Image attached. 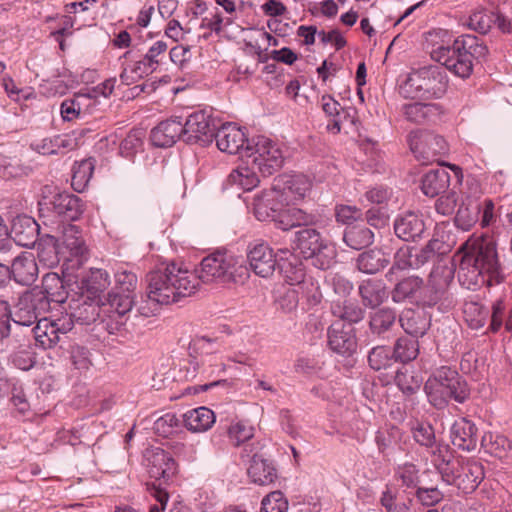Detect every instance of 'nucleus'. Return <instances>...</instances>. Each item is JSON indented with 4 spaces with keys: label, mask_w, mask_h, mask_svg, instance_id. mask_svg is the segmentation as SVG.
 Here are the masks:
<instances>
[{
    "label": "nucleus",
    "mask_w": 512,
    "mask_h": 512,
    "mask_svg": "<svg viewBox=\"0 0 512 512\" xmlns=\"http://www.w3.org/2000/svg\"><path fill=\"white\" fill-rule=\"evenodd\" d=\"M458 281L468 290L505 282L506 268L499 258L497 243L488 234L471 235L459 248Z\"/></svg>",
    "instance_id": "1"
},
{
    "label": "nucleus",
    "mask_w": 512,
    "mask_h": 512,
    "mask_svg": "<svg viewBox=\"0 0 512 512\" xmlns=\"http://www.w3.org/2000/svg\"><path fill=\"white\" fill-rule=\"evenodd\" d=\"M146 282L147 302L152 307L138 308L139 313L145 317L156 314L160 305L178 302L181 298L192 295L198 287L195 274L175 263L162 264L150 271Z\"/></svg>",
    "instance_id": "2"
},
{
    "label": "nucleus",
    "mask_w": 512,
    "mask_h": 512,
    "mask_svg": "<svg viewBox=\"0 0 512 512\" xmlns=\"http://www.w3.org/2000/svg\"><path fill=\"white\" fill-rule=\"evenodd\" d=\"M488 53L486 45L474 35H461L451 45L432 50L431 57L456 77L471 76L475 62L483 60Z\"/></svg>",
    "instance_id": "3"
},
{
    "label": "nucleus",
    "mask_w": 512,
    "mask_h": 512,
    "mask_svg": "<svg viewBox=\"0 0 512 512\" xmlns=\"http://www.w3.org/2000/svg\"><path fill=\"white\" fill-rule=\"evenodd\" d=\"M433 464L448 485L456 487L463 494L474 492L484 479L482 464L473 459L451 457L448 450L434 451Z\"/></svg>",
    "instance_id": "4"
},
{
    "label": "nucleus",
    "mask_w": 512,
    "mask_h": 512,
    "mask_svg": "<svg viewBox=\"0 0 512 512\" xmlns=\"http://www.w3.org/2000/svg\"><path fill=\"white\" fill-rule=\"evenodd\" d=\"M115 287L108 293L104 311L110 315L108 332L115 334L126 324L127 314L134 305L137 275L124 267H119L114 275Z\"/></svg>",
    "instance_id": "5"
},
{
    "label": "nucleus",
    "mask_w": 512,
    "mask_h": 512,
    "mask_svg": "<svg viewBox=\"0 0 512 512\" xmlns=\"http://www.w3.org/2000/svg\"><path fill=\"white\" fill-rule=\"evenodd\" d=\"M428 402L436 409H444L449 400L464 403L470 396L466 380L450 367L442 366L431 375L424 385Z\"/></svg>",
    "instance_id": "6"
},
{
    "label": "nucleus",
    "mask_w": 512,
    "mask_h": 512,
    "mask_svg": "<svg viewBox=\"0 0 512 512\" xmlns=\"http://www.w3.org/2000/svg\"><path fill=\"white\" fill-rule=\"evenodd\" d=\"M454 280V269L447 265L435 266L424 282L417 305L423 308H436L441 313L450 311L455 306V298L450 292Z\"/></svg>",
    "instance_id": "7"
},
{
    "label": "nucleus",
    "mask_w": 512,
    "mask_h": 512,
    "mask_svg": "<svg viewBox=\"0 0 512 512\" xmlns=\"http://www.w3.org/2000/svg\"><path fill=\"white\" fill-rule=\"evenodd\" d=\"M447 88L448 77L445 69L430 65L410 72L400 86V91L406 98H441Z\"/></svg>",
    "instance_id": "8"
},
{
    "label": "nucleus",
    "mask_w": 512,
    "mask_h": 512,
    "mask_svg": "<svg viewBox=\"0 0 512 512\" xmlns=\"http://www.w3.org/2000/svg\"><path fill=\"white\" fill-rule=\"evenodd\" d=\"M0 306H3L16 330L21 327L32 328L51 309L46 296L38 292L37 287L23 292L12 307L6 301H1Z\"/></svg>",
    "instance_id": "9"
},
{
    "label": "nucleus",
    "mask_w": 512,
    "mask_h": 512,
    "mask_svg": "<svg viewBox=\"0 0 512 512\" xmlns=\"http://www.w3.org/2000/svg\"><path fill=\"white\" fill-rule=\"evenodd\" d=\"M296 249L305 259H310L313 266L327 270L336 262L337 252L328 240L314 228H304L295 233Z\"/></svg>",
    "instance_id": "10"
},
{
    "label": "nucleus",
    "mask_w": 512,
    "mask_h": 512,
    "mask_svg": "<svg viewBox=\"0 0 512 512\" xmlns=\"http://www.w3.org/2000/svg\"><path fill=\"white\" fill-rule=\"evenodd\" d=\"M266 177L278 171L284 162L280 146L266 136H255L247 142L245 158Z\"/></svg>",
    "instance_id": "11"
},
{
    "label": "nucleus",
    "mask_w": 512,
    "mask_h": 512,
    "mask_svg": "<svg viewBox=\"0 0 512 512\" xmlns=\"http://www.w3.org/2000/svg\"><path fill=\"white\" fill-rule=\"evenodd\" d=\"M54 231L59 235L61 250L65 252V270L78 269L88 257V247L82 230L64 221H54Z\"/></svg>",
    "instance_id": "12"
},
{
    "label": "nucleus",
    "mask_w": 512,
    "mask_h": 512,
    "mask_svg": "<svg viewBox=\"0 0 512 512\" xmlns=\"http://www.w3.org/2000/svg\"><path fill=\"white\" fill-rule=\"evenodd\" d=\"M408 144L414 157L422 164L438 161L449 150L442 136L424 130L411 131Z\"/></svg>",
    "instance_id": "13"
},
{
    "label": "nucleus",
    "mask_w": 512,
    "mask_h": 512,
    "mask_svg": "<svg viewBox=\"0 0 512 512\" xmlns=\"http://www.w3.org/2000/svg\"><path fill=\"white\" fill-rule=\"evenodd\" d=\"M236 263L233 255L217 251L202 259L196 279L203 283L226 282L231 279Z\"/></svg>",
    "instance_id": "14"
},
{
    "label": "nucleus",
    "mask_w": 512,
    "mask_h": 512,
    "mask_svg": "<svg viewBox=\"0 0 512 512\" xmlns=\"http://www.w3.org/2000/svg\"><path fill=\"white\" fill-rule=\"evenodd\" d=\"M40 217L47 232L43 233L36 242L37 258L40 263L48 268L57 266L61 259L64 260L65 252L61 250L59 235L54 231V221L50 215L40 209Z\"/></svg>",
    "instance_id": "15"
},
{
    "label": "nucleus",
    "mask_w": 512,
    "mask_h": 512,
    "mask_svg": "<svg viewBox=\"0 0 512 512\" xmlns=\"http://www.w3.org/2000/svg\"><path fill=\"white\" fill-rule=\"evenodd\" d=\"M72 330V319L70 317H59L50 319L43 317L35 326L29 329L38 346L43 349L54 347L61 338Z\"/></svg>",
    "instance_id": "16"
},
{
    "label": "nucleus",
    "mask_w": 512,
    "mask_h": 512,
    "mask_svg": "<svg viewBox=\"0 0 512 512\" xmlns=\"http://www.w3.org/2000/svg\"><path fill=\"white\" fill-rule=\"evenodd\" d=\"M184 125V142L206 146L212 143L216 132L214 121L209 113L199 110L191 113Z\"/></svg>",
    "instance_id": "17"
},
{
    "label": "nucleus",
    "mask_w": 512,
    "mask_h": 512,
    "mask_svg": "<svg viewBox=\"0 0 512 512\" xmlns=\"http://www.w3.org/2000/svg\"><path fill=\"white\" fill-rule=\"evenodd\" d=\"M247 260L251 270L263 278L272 276L278 265L273 249L260 240L248 244Z\"/></svg>",
    "instance_id": "18"
},
{
    "label": "nucleus",
    "mask_w": 512,
    "mask_h": 512,
    "mask_svg": "<svg viewBox=\"0 0 512 512\" xmlns=\"http://www.w3.org/2000/svg\"><path fill=\"white\" fill-rule=\"evenodd\" d=\"M95 92L80 91L75 93L73 97L65 99L60 105V114L63 121L70 122L94 114L100 103L96 99Z\"/></svg>",
    "instance_id": "19"
},
{
    "label": "nucleus",
    "mask_w": 512,
    "mask_h": 512,
    "mask_svg": "<svg viewBox=\"0 0 512 512\" xmlns=\"http://www.w3.org/2000/svg\"><path fill=\"white\" fill-rule=\"evenodd\" d=\"M328 345L332 351L342 356H351L357 350L355 329L351 324L336 321L327 332Z\"/></svg>",
    "instance_id": "20"
},
{
    "label": "nucleus",
    "mask_w": 512,
    "mask_h": 512,
    "mask_svg": "<svg viewBox=\"0 0 512 512\" xmlns=\"http://www.w3.org/2000/svg\"><path fill=\"white\" fill-rule=\"evenodd\" d=\"M310 182L304 175H283L274 180L273 190L283 203L289 205L301 200L310 189Z\"/></svg>",
    "instance_id": "21"
},
{
    "label": "nucleus",
    "mask_w": 512,
    "mask_h": 512,
    "mask_svg": "<svg viewBox=\"0 0 512 512\" xmlns=\"http://www.w3.org/2000/svg\"><path fill=\"white\" fill-rule=\"evenodd\" d=\"M214 139L219 150L228 154H238L241 159L245 158L246 145L250 139L246 138L244 131L234 124L227 123L219 128Z\"/></svg>",
    "instance_id": "22"
},
{
    "label": "nucleus",
    "mask_w": 512,
    "mask_h": 512,
    "mask_svg": "<svg viewBox=\"0 0 512 512\" xmlns=\"http://www.w3.org/2000/svg\"><path fill=\"white\" fill-rule=\"evenodd\" d=\"M375 443L379 453L390 461L399 452L406 450L407 436L399 427L390 425L376 432Z\"/></svg>",
    "instance_id": "23"
},
{
    "label": "nucleus",
    "mask_w": 512,
    "mask_h": 512,
    "mask_svg": "<svg viewBox=\"0 0 512 512\" xmlns=\"http://www.w3.org/2000/svg\"><path fill=\"white\" fill-rule=\"evenodd\" d=\"M68 271L63 270V277L55 272H49L43 276L38 292H42L46 296L49 306H51V302L62 304L67 300L72 276V273Z\"/></svg>",
    "instance_id": "24"
},
{
    "label": "nucleus",
    "mask_w": 512,
    "mask_h": 512,
    "mask_svg": "<svg viewBox=\"0 0 512 512\" xmlns=\"http://www.w3.org/2000/svg\"><path fill=\"white\" fill-rule=\"evenodd\" d=\"M150 138L152 144L160 148L171 147L178 139L184 141L182 117L175 116L160 122L151 130Z\"/></svg>",
    "instance_id": "25"
},
{
    "label": "nucleus",
    "mask_w": 512,
    "mask_h": 512,
    "mask_svg": "<svg viewBox=\"0 0 512 512\" xmlns=\"http://www.w3.org/2000/svg\"><path fill=\"white\" fill-rule=\"evenodd\" d=\"M51 207H47V212H51L55 217L59 218L57 221H75L80 218L84 212V203L81 198L69 193H59L53 197L49 203Z\"/></svg>",
    "instance_id": "26"
},
{
    "label": "nucleus",
    "mask_w": 512,
    "mask_h": 512,
    "mask_svg": "<svg viewBox=\"0 0 512 512\" xmlns=\"http://www.w3.org/2000/svg\"><path fill=\"white\" fill-rule=\"evenodd\" d=\"M9 234L10 241L13 240L22 247L34 246L42 235L40 225L34 218L27 215H18L13 219Z\"/></svg>",
    "instance_id": "27"
},
{
    "label": "nucleus",
    "mask_w": 512,
    "mask_h": 512,
    "mask_svg": "<svg viewBox=\"0 0 512 512\" xmlns=\"http://www.w3.org/2000/svg\"><path fill=\"white\" fill-rule=\"evenodd\" d=\"M452 444L463 451L471 452L477 448L478 428L465 417L456 420L450 429Z\"/></svg>",
    "instance_id": "28"
},
{
    "label": "nucleus",
    "mask_w": 512,
    "mask_h": 512,
    "mask_svg": "<svg viewBox=\"0 0 512 512\" xmlns=\"http://www.w3.org/2000/svg\"><path fill=\"white\" fill-rule=\"evenodd\" d=\"M11 279L23 286L32 285L38 278L39 269L35 256L31 252H22L9 266Z\"/></svg>",
    "instance_id": "29"
},
{
    "label": "nucleus",
    "mask_w": 512,
    "mask_h": 512,
    "mask_svg": "<svg viewBox=\"0 0 512 512\" xmlns=\"http://www.w3.org/2000/svg\"><path fill=\"white\" fill-rule=\"evenodd\" d=\"M147 467L151 478L170 480L177 471L174 458L165 450L156 448L147 456Z\"/></svg>",
    "instance_id": "30"
},
{
    "label": "nucleus",
    "mask_w": 512,
    "mask_h": 512,
    "mask_svg": "<svg viewBox=\"0 0 512 512\" xmlns=\"http://www.w3.org/2000/svg\"><path fill=\"white\" fill-rule=\"evenodd\" d=\"M426 227L421 215L408 212L398 216L394 221L396 236L404 241H415L423 236Z\"/></svg>",
    "instance_id": "31"
},
{
    "label": "nucleus",
    "mask_w": 512,
    "mask_h": 512,
    "mask_svg": "<svg viewBox=\"0 0 512 512\" xmlns=\"http://www.w3.org/2000/svg\"><path fill=\"white\" fill-rule=\"evenodd\" d=\"M283 206L282 200L278 194L271 188L264 191L261 195L254 197L253 212L259 221H276L281 207Z\"/></svg>",
    "instance_id": "32"
},
{
    "label": "nucleus",
    "mask_w": 512,
    "mask_h": 512,
    "mask_svg": "<svg viewBox=\"0 0 512 512\" xmlns=\"http://www.w3.org/2000/svg\"><path fill=\"white\" fill-rule=\"evenodd\" d=\"M316 223V215L289 205H286V207L283 205L281 207L279 215L275 221L276 226L283 231H288L298 226H311Z\"/></svg>",
    "instance_id": "33"
},
{
    "label": "nucleus",
    "mask_w": 512,
    "mask_h": 512,
    "mask_svg": "<svg viewBox=\"0 0 512 512\" xmlns=\"http://www.w3.org/2000/svg\"><path fill=\"white\" fill-rule=\"evenodd\" d=\"M424 279L417 275H410L400 279L390 292L394 303H403L406 301L417 304L418 297L422 293Z\"/></svg>",
    "instance_id": "34"
},
{
    "label": "nucleus",
    "mask_w": 512,
    "mask_h": 512,
    "mask_svg": "<svg viewBox=\"0 0 512 512\" xmlns=\"http://www.w3.org/2000/svg\"><path fill=\"white\" fill-rule=\"evenodd\" d=\"M77 145L76 139L68 134L55 135L31 143L30 147L42 155H58L73 150Z\"/></svg>",
    "instance_id": "35"
},
{
    "label": "nucleus",
    "mask_w": 512,
    "mask_h": 512,
    "mask_svg": "<svg viewBox=\"0 0 512 512\" xmlns=\"http://www.w3.org/2000/svg\"><path fill=\"white\" fill-rule=\"evenodd\" d=\"M88 300L89 299L86 298L82 303L77 304L75 307L70 305V308L73 311L70 314L63 315V317H70L72 319V326L74 323L89 325L95 322L100 316V313L103 312L108 317L106 322V327L108 328V323L111 320L109 313L104 311L106 300L101 301V305L98 302L96 303Z\"/></svg>",
    "instance_id": "36"
},
{
    "label": "nucleus",
    "mask_w": 512,
    "mask_h": 512,
    "mask_svg": "<svg viewBox=\"0 0 512 512\" xmlns=\"http://www.w3.org/2000/svg\"><path fill=\"white\" fill-rule=\"evenodd\" d=\"M260 174L256 167L251 165L247 159H242V163L234 169L227 177L228 186H236L244 191H250L259 184Z\"/></svg>",
    "instance_id": "37"
},
{
    "label": "nucleus",
    "mask_w": 512,
    "mask_h": 512,
    "mask_svg": "<svg viewBox=\"0 0 512 512\" xmlns=\"http://www.w3.org/2000/svg\"><path fill=\"white\" fill-rule=\"evenodd\" d=\"M442 113V107L437 103L411 102L401 107V114L405 119L414 123L434 120Z\"/></svg>",
    "instance_id": "38"
},
{
    "label": "nucleus",
    "mask_w": 512,
    "mask_h": 512,
    "mask_svg": "<svg viewBox=\"0 0 512 512\" xmlns=\"http://www.w3.org/2000/svg\"><path fill=\"white\" fill-rule=\"evenodd\" d=\"M399 323L405 333L417 339L425 335L430 327V319L423 312L411 308L402 311Z\"/></svg>",
    "instance_id": "39"
},
{
    "label": "nucleus",
    "mask_w": 512,
    "mask_h": 512,
    "mask_svg": "<svg viewBox=\"0 0 512 512\" xmlns=\"http://www.w3.org/2000/svg\"><path fill=\"white\" fill-rule=\"evenodd\" d=\"M248 475L258 485H269L277 478V470L271 460L254 454L248 468Z\"/></svg>",
    "instance_id": "40"
},
{
    "label": "nucleus",
    "mask_w": 512,
    "mask_h": 512,
    "mask_svg": "<svg viewBox=\"0 0 512 512\" xmlns=\"http://www.w3.org/2000/svg\"><path fill=\"white\" fill-rule=\"evenodd\" d=\"M481 208L480 200L467 197L457 210L454 218L455 225L463 231H469L479 221Z\"/></svg>",
    "instance_id": "41"
},
{
    "label": "nucleus",
    "mask_w": 512,
    "mask_h": 512,
    "mask_svg": "<svg viewBox=\"0 0 512 512\" xmlns=\"http://www.w3.org/2000/svg\"><path fill=\"white\" fill-rule=\"evenodd\" d=\"M358 290L362 303L369 308L381 305L389 296L386 286L381 280H363Z\"/></svg>",
    "instance_id": "42"
},
{
    "label": "nucleus",
    "mask_w": 512,
    "mask_h": 512,
    "mask_svg": "<svg viewBox=\"0 0 512 512\" xmlns=\"http://www.w3.org/2000/svg\"><path fill=\"white\" fill-rule=\"evenodd\" d=\"M449 183L450 175L444 168L431 169L422 177L421 190L426 196L435 197L444 193Z\"/></svg>",
    "instance_id": "43"
},
{
    "label": "nucleus",
    "mask_w": 512,
    "mask_h": 512,
    "mask_svg": "<svg viewBox=\"0 0 512 512\" xmlns=\"http://www.w3.org/2000/svg\"><path fill=\"white\" fill-rule=\"evenodd\" d=\"M389 263L388 255L380 249L365 251L356 259L357 269L365 274H376L387 267Z\"/></svg>",
    "instance_id": "44"
},
{
    "label": "nucleus",
    "mask_w": 512,
    "mask_h": 512,
    "mask_svg": "<svg viewBox=\"0 0 512 512\" xmlns=\"http://www.w3.org/2000/svg\"><path fill=\"white\" fill-rule=\"evenodd\" d=\"M110 285V276L107 271L100 268H91L81 279V289L89 295L87 299L95 298L104 292Z\"/></svg>",
    "instance_id": "45"
},
{
    "label": "nucleus",
    "mask_w": 512,
    "mask_h": 512,
    "mask_svg": "<svg viewBox=\"0 0 512 512\" xmlns=\"http://www.w3.org/2000/svg\"><path fill=\"white\" fill-rule=\"evenodd\" d=\"M343 240L350 248L360 250L373 243L374 233L364 223H359L346 227Z\"/></svg>",
    "instance_id": "46"
},
{
    "label": "nucleus",
    "mask_w": 512,
    "mask_h": 512,
    "mask_svg": "<svg viewBox=\"0 0 512 512\" xmlns=\"http://www.w3.org/2000/svg\"><path fill=\"white\" fill-rule=\"evenodd\" d=\"M183 422L186 428L193 432L208 430L215 422V415L207 407H199L186 412L183 415Z\"/></svg>",
    "instance_id": "47"
},
{
    "label": "nucleus",
    "mask_w": 512,
    "mask_h": 512,
    "mask_svg": "<svg viewBox=\"0 0 512 512\" xmlns=\"http://www.w3.org/2000/svg\"><path fill=\"white\" fill-rule=\"evenodd\" d=\"M156 69L157 68L143 56V58L132 60L125 65L120 74V80L123 84L130 85L152 74Z\"/></svg>",
    "instance_id": "48"
},
{
    "label": "nucleus",
    "mask_w": 512,
    "mask_h": 512,
    "mask_svg": "<svg viewBox=\"0 0 512 512\" xmlns=\"http://www.w3.org/2000/svg\"><path fill=\"white\" fill-rule=\"evenodd\" d=\"M397 313L389 307L380 308L370 315L369 327L373 334L382 336L390 331L396 323Z\"/></svg>",
    "instance_id": "49"
},
{
    "label": "nucleus",
    "mask_w": 512,
    "mask_h": 512,
    "mask_svg": "<svg viewBox=\"0 0 512 512\" xmlns=\"http://www.w3.org/2000/svg\"><path fill=\"white\" fill-rule=\"evenodd\" d=\"M419 355V342L417 338L399 337L392 349V357L396 362L409 363Z\"/></svg>",
    "instance_id": "50"
},
{
    "label": "nucleus",
    "mask_w": 512,
    "mask_h": 512,
    "mask_svg": "<svg viewBox=\"0 0 512 512\" xmlns=\"http://www.w3.org/2000/svg\"><path fill=\"white\" fill-rule=\"evenodd\" d=\"M331 312L334 316L340 318L339 321L345 320L348 323H357L364 318V310L356 301L352 300H336L331 304Z\"/></svg>",
    "instance_id": "51"
},
{
    "label": "nucleus",
    "mask_w": 512,
    "mask_h": 512,
    "mask_svg": "<svg viewBox=\"0 0 512 512\" xmlns=\"http://www.w3.org/2000/svg\"><path fill=\"white\" fill-rule=\"evenodd\" d=\"M420 470L413 463H404L395 469L394 477L404 492L410 493L416 490L420 484Z\"/></svg>",
    "instance_id": "52"
},
{
    "label": "nucleus",
    "mask_w": 512,
    "mask_h": 512,
    "mask_svg": "<svg viewBox=\"0 0 512 512\" xmlns=\"http://www.w3.org/2000/svg\"><path fill=\"white\" fill-rule=\"evenodd\" d=\"M411 433L416 443L425 448L432 449L433 455L434 451L438 453L439 450L444 453L440 447L436 446L435 431L430 423L416 421L411 426Z\"/></svg>",
    "instance_id": "53"
},
{
    "label": "nucleus",
    "mask_w": 512,
    "mask_h": 512,
    "mask_svg": "<svg viewBox=\"0 0 512 512\" xmlns=\"http://www.w3.org/2000/svg\"><path fill=\"white\" fill-rule=\"evenodd\" d=\"M94 172V160L84 159L75 163L72 168L71 186L76 192H82L87 187Z\"/></svg>",
    "instance_id": "54"
},
{
    "label": "nucleus",
    "mask_w": 512,
    "mask_h": 512,
    "mask_svg": "<svg viewBox=\"0 0 512 512\" xmlns=\"http://www.w3.org/2000/svg\"><path fill=\"white\" fill-rule=\"evenodd\" d=\"M321 107L325 115L330 118L327 130L333 134L340 133L342 129V120L339 114L340 103L330 95H323L321 97Z\"/></svg>",
    "instance_id": "55"
},
{
    "label": "nucleus",
    "mask_w": 512,
    "mask_h": 512,
    "mask_svg": "<svg viewBox=\"0 0 512 512\" xmlns=\"http://www.w3.org/2000/svg\"><path fill=\"white\" fill-rule=\"evenodd\" d=\"M497 19L496 12L480 9L471 13L468 19V26L480 34H486L495 26Z\"/></svg>",
    "instance_id": "56"
},
{
    "label": "nucleus",
    "mask_w": 512,
    "mask_h": 512,
    "mask_svg": "<svg viewBox=\"0 0 512 512\" xmlns=\"http://www.w3.org/2000/svg\"><path fill=\"white\" fill-rule=\"evenodd\" d=\"M463 314L468 326L478 330L485 325L489 311L480 303L470 301L464 304Z\"/></svg>",
    "instance_id": "57"
},
{
    "label": "nucleus",
    "mask_w": 512,
    "mask_h": 512,
    "mask_svg": "<svg viewBox=\"0 0 512 512\" xmlns=\"http://www.w3.org/2000/svg\"><path fill=\"white\" fill-rule=\"evenodd\" d=\"M278 266L285 282L289 284V287L299 286L298 288L302 289L303 286L306 285L305 270L302 263L298 261L295 263L287 261L282 264H278Z\"/></svg>",
    "instance_id": "58"
},
{
    "label": "nucleus",
    "mask_w": 512,
    "mask_h": 512,
    "mask_svg": "<svg viewBox=\"0 0 512 512\" xmlns=\"http://www.w3.org/2000/svg\"><path fill=\"white\" fill-rule=\"evenodd\" d=\"M398 270H407V269H417V263L415 260V253L414 249L406 246L400 248L395 256H394V263L390 270L386 274V278L391 281L392 275L394 274V271Z\"/></svg>",
    "instance_id": "59"
},
{
    "label": "nucleus",
    "mask_w": 512,
    "mask_h": 512,
    "mask_svg": "<svg viewBox=\"0 0 512 512\" xmlns=\"http://www.w3.org/2000/svg\"><path fill=\"white\" fill-rule=\"evenodd\" d=\"M299 293L297 287H284L278 292L275 300L277 309L286 314L294 312L299 304Z\"/></svg>",
    "instance_id": "60"
},
{
    "label": "nucleus",
    "mask_w": 512,
    "mask_h": 512,
    "mask_svg": "<svg viewBox=\"0 0 512 512\" xmlns=\"http://www.w3.org/2000/svg\"><path fill=\"white\" fill-rule=\"evenodd\" d=\"M181 427V421L173 413H166L159 417L153 425L155 434L161 437H169Z\"/></svg>",
    "instance_id": "61"
},
{
    "label": "nucleus",
    "mask_w": 512,
    "mask_h": 512,
    "mask_svg": "<svg viewBox=\"0 0 512 512\" xmlns=\"http://www.w3.org/2000/svg\"><path fill=\"white\" fill-rule=\"evenodd\" d=\"M392 360V350L388 346H376L368 354L369 365L376 371L390 366Z\"/></svg>",
    "instance_id": "62"
},
{
    "label": "nucleus",
    "mask_w": 512,
    "mask_h": 512,
    "mask_svg": "<svg viewBox=\"0 0 512 512\" xmlns=\"http://www.w3.org/2000/svg\"><path fill=\"white\" fill-rule=\"evenodd\" d=\"M143 132L140 129L131 130L120 143V154L131 158L142 146Z\"/></svg>",
    "instance_id": "63"
},
{
    "label": "nucleus",
    "mask_w": 512,
    "mask_h": 512,
    "mask_svg": "<svg viewBox=\"0 0 512 512\" xmlns=\"http://www.w3.org/2000/svg\"><path fill=\"white\" fill-rule=\"evenodd\" d=\"M288 500L281 491H273L266 495L261 502L260 512H287Z\"/></svg>",
    "instance_id": "64"
}]
</instances>
